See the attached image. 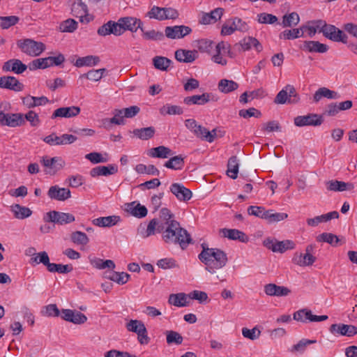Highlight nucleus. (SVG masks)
Wrapping results in <instances>:
<instances>
[{
  "mask_svg": "<svg viewBox=\"0 0 357 357\" xmlns=\"http://www.w3.org/2000/svg\"><path fill=\"white\" fill-rule=\"evenodd\" d=\"M72 11L75 13L76 17H82L87 14L88 8L82 0H77L72 5Z\"/></svg>",
  "mask_w": 357,
  "mask_h": 357,
  "instance_id": "obj_54",
  "label": "nucleus"
},
{
  "mask_svg": "<svg viewBox=\"0 0 357 357\" xmlns=\"http://www.w3.org/2000/svg\"><path fill=\"white\" fill-rule=\"evenodd\" d=\"M326 188L329 191L343 192L346 190H352L354 185L352 183H346L337 180H331L326 183Z\"/></svg>",
  "mask_w": 357,
  "mask_h": 357,
  "instance_id": "obj_26",
  "label": "nucleus"
},
{
  "mask_svg": "<svg viewBox=\"0 0 357 357\" xmlns=\"http://www.w3.org/2000/svg\"><path fill=\"white\" fill-rule=\"evenodd\" d=\"M89 261L93 267L98 269H105L108 268L111 270H114L115 268L114 262L110 259L104 261L103 259L96 257H89Z\"/></svg>",
  "mask_w": 357,
  "mask_h": 357,
  "instance_id": "obj_39",
  "label": "nucleus"
},
{
  "mask_svg": "<svg viewBox=\"0 0 357 357\" xmlns=\"http://www.w3.org/2000/svg\"><path fill=\"white\" fill-rule=\"evenodd\" d=\"M156 233L162 234V238L166 243L178 244L183 250L192 241L190 234L181 227L178 221H170L168 225L159 226Z\"/></svg>",
  "mask_w": 357,
  "mask_h": 357,
  "instance_id": "obj_1",
  "label": "nucleus"
},
{
  "mask_svg": "<svg viewBox=\"0 0 357 357\" xmlns=\"http://www.w3.org/2000/svg\"><path fill=\"white\" fill-rule=\"evenodd\" d=\"M310 27L308 28V36L310 37H313L317 31L319 32L322 33V30L324 29L326 26V21L322 20H314L310 22Z\"/></svg>",
  "mask_w": 357,
  "mask_h": 357,
  "instance_id": "obj_53",
  "label": "nucleus"
},
{
  "mask_svg": "<svg viewBox=\"0 0 357 357\" xmlns=\"http://www.w3.org/2000/svg\"><path fill=\"white\" fill-rule=\"evenodd\" d=\"M47 269L50 273H59L64 274L70 273L73 270V268L70 264L63 265L61 264L50 263Z\"/></svg>",
  "mask_w": 357,
  "mask_h": 357,
  "instance_id": "obj_47",
  "label": "nucleus"
},
{
  "mask_svg": "<svg viewBox=\"0 0 357 357\" xmlns=\"http://www.w3.org/2000/svg\"><path fill=\"white\" fill-rule=\"evenodd\" d=\"M248 213L261 219L266 220L268 210L262 206H250L248 208Z\"/></svg>",
  "mask_w": 357,
  "mask_h": 357,
  "instance_id": "obj_63",
  "label": "nucleus"
},
{
  "mask_svg": "<svg viewBox=\"0 0 357 357\" xmlns=\"http://www.w3.org/2000/svg\"><path fill=\"white\" fill-rule=\"evenodd\" d=\"M338 218V212L334 211L326 214L316 216L313 218H308L307 219V224L310 227H316L321 222H326L332 219H336Z\"/></svg>",
  "mask_w": 357,
  "mask_h": 357,
  "instance_id": "obj_31",
  "label": "nucleus"
},
{
  "mask_svg": "<svg viewBox=\"0 0 357 357\" xmlns=\"http://www.w3.org/2000/svg\"><path fill=\"white\" fill-rule=\"evenodd\" d=\"M184 165V158L181 155H176L167 160L164 166L172 169H181Z\"/></svg>",
  "mask_w": 357,
  "mask_h": 357,
  "instance_id": "obj_50",
  "label": "nucleus"
},
{
  "mask_svg": "<svg viewBox=\"0 0 357 357\" xmlns=\"http://www.w3.org/2000/svg\"><path fill=\"white\" fill-rule=\"evenodd\" d=\"M175 58L179 62L192 63L197 58V52L180 49L175 52Z\"/></svg>",
  "mask_w": 357,
  "mask_h": 357,
  "instance_id": "obj_34",
  "label": "nucleus"
},
{
  "mask_svg": "<svg viewBox=\"0 0 357 357\" xmlns=\"http://www.w3.org/2000/svg\"><path fill=\"white\" fill-rule=\"evenodd\" d=\"M324 119L321 115L308 114L305 116H298L294 118V124L298 127L307 126H319L321 125Z\"/></svg>",
  "mask_w": 357,
  "mask_h": 357,
  "instance_id": "obj_13",
  "label": "nucleus"
},
{
  "mask_svg": "<svg viewBox=\"0 0 357 357\" xmlns=\"http://www.w3.org/2000/svg\"><path fill=\"white\" fill-rule=\"evenodd\" d=\"M264 292L270 296H287L291 293V290L284 286H278L273 283H269L264 286Z\"/></svg>",
  "mask_w": 357,
  "mask_h": 357,
  "instance_id": "obj_21",
  "label": "nucleus"
},
{
  "mask_svg": "<svg viewBox=\"0 0 357 357\" xmlns=\"http://www.w3.org/2000/svg\"><path fill=\"white\" fill-rule=\"evenodd\" d=\"M316 342L317 341L315 340L302 339L297 344L293 345L291 348L289 349V351L293 354H303L305 351L307 345Z\"/></svg>",
  "mask_w": 357,
  "mask_h": 357,
  "instance_id": "obj_51",
  "label": "nucleus"
},
{
  "mask_svg": "<svg viewBox=\"0 0 357 357\" xmlns=\"http://www.w3.org/2000/svg\"><path fill=\"white\" fill-rule=\"evenodd\" d=\"M75 220V216L71 213L56 211H50L44 216L45 222H51L61 225L71 223Z\"/></svg>",
  "mask_w": 357,
  "mask_h": 357,
  "instance_id": "obj_8",
  "label": "nucleus"
},
{
  "mask_svg": "<svg viewBox=\"0 0 357 357\" xmlns=\"http://www.w3.org/2000/svg\"><path fill=\"white\" fill-rule=\"evenodd\" d=\"M213 95L210 93H204L202 95H193L184 98L183 102L187 105H203L213 100Z\"/></svg>",
  "mask_w": 357,
  "mask_h": 357,
  "instance_id": "obj_23",
  "label": "nucleus"
},
{
  "mask_svg": "<svg viewBox=\"0 0 357 357\" xmlns=\"http://www.w3.org/2000/svg\"><path fill=\"white\" fill-rule=\"evenodd\" d=\"M17 45L22 52L31 56H38L45 50L43 43L30 38L19 40Z\"/></svg>",
  "mask_w": 357,
  "mask_h": 357,
  "instance_id": "obj_4",
  "label": "nucleus"
},
{
  "mask_svg": "<svg viewBox=\"0 0 357 357\" xmlns=\"http://www.w3.org/2000/svg\"><path fill=\"white\" fill-rule=\"evenodd\" d=\"M189 295L184 293L172 294L169 297V304L176 307H185L189 304Z\"/></svg>",
  "mask_w": 357,
  "mask_h": 357,
  "instance_id": "obj_35",
  "label": "nucleus"
},
{
  "mask_svg": "<svg viewBox=\"0 0 357 357\" xmlns=\"http://www.w3.org/2000/svg\"><path fill=\"white\" fill-rule=\"evenodd\" d=\"M135 170L139 174H147L156 176H158L160 174L159 170L153 165L146 166L143 164H139L136 166Z\"/></svg>",
  "mask_w": 357,
  "mask_h": 357,
  "instance_id": "obj_62",
  "label": "nucleus"
},
{
  "mask_svg": "<svg viewBox=\"0 0 357 357\" xmlns=\"http://www.w3.org/2000/svg\"><path fill=\"white\" fill-rule=\"evenodd\" d=\"M329 331L334 335L352 337L357 334V327L354 325L334 324L330 326Z\"/></svg>",
  "mask_w": 357,
  "mask_h": 357,
  "instance_id": "obj_15",
  "label": "nucleus"
},
{
  "mask_svg": "<svg viewBox=\"0 0 357 357\" xmlns=\"http://www.w3.org/2000/svg\"><path fill=\"white\" fill-rule=\"evenodd\" d=\"M116 23L119 36H121L126 31H130L132 33L136 32L139 29H141L143 26L141 20L134 17H120Z\"/></svg>",
  "mask_w": 357,
  "mask_h": 357,
  "instance_id": "obj_6",
  "label": "nucleus"
},
{
  "mask_svg": "<svg viewBox=\"0 0 357 357\" xmlns=\"http://www.w3.org/2000/svg\"><path fill=\"white\" fill-rule=\"evenodd\" d=\"M149 155L152 158H167L169 156L172 155L173 153L169 148L165 146H159L151 149Z\"/></svg>",
  "mask_w": 357,
  "mask_h": 357,
  "instance_id": "obj_40",
  "label": "nucleus"
},
{
  "mask_svg": "<svg viewBox=\"0 0 357 357\" xmlns=\"http://www.w3.org/2000/svg\"><path fill=\"white\" fill-rule=\"evenodd\" d=\"M100 61V59L97 56H86L84 57H79L76 60L75 66L77 67L82 66H92L97 65Z\"/></svg>",
  "mask_w": 357,
  "mask_h": 357,
  "instance_id": "obj_46",
  "label": "nucleus"
},
{
  "mask_svg": "<svg viewBox=\"0 0 357 357\" xmlns=\"http://www.w3.org/2000/svg\"><path fill=\"white\" fill-rule=\"evenodd\" d=\"M30 263L35 265L43 264L47 268L50 264V257L45 251L40 252L34 254V257L31 258Z\"/></svg>",
  "mask_w": 357,
  "mask_h": 357,
  "instance_id": "obj_52",
  "label": "nucleus"
},
{
  "mask_svg": "<svg viewBox=\"0 0 357 357\" xmlns=\"http://www.w3.org/2000/svg\"><path fill=\"white\" fill-rule=\"evenodd\" d=\"M315 261L316 257L310 253L296 252L292 258V262L300 266H311Z\"/></svg>",
  "mask_w": 357,
  "mask_h": 357,
  "instance_id": "obj_28",
  "label": "nucleus"
},
{
  "mask_svg": "<svg viewBox=\"0 0 357 357\" xmlns=\"http://www.w3.org/2000/svg\"><path fill=\"white\" fill-rule=\"evenodd\" d=\"M301 49L309 52L325 53L328 50V46L319 41L306 40L303 42Z\"/></svg>",
  "mask_w": 357,
  "mask_h": 357,
  "instance_id": "obj_27",
  "label": "nucleus"
},
{
  "mask_svg": "<svg viewBox=\"0 0 357 357\" xmlns=\"http://www.w3.org/2000/svg\"><path fill=\"white\" fill-rule=\"evenodd\" d=\"M27 66L20 59H13L7 61L2 66L3 72H13L15 74H22L27 69Z\"/></svg>",
  "mask_w": 357,
  "mask_h": 357,
  "instance_id": "obj_19",
  "label": "nucleus"
},
{
  "mask_svg": "<svg viewBox=\"0 0 357 357\" xmlns=\"http://www.w3.org/2000/svg\"><path fill=\"white\" fill-rule=\"evenodd\" d=\"M70 238L74 243L77 245H86L89 242L86 234L79 231L73 232Z\"/></svg>",
  "mask_w": 357,
  "mask_h": 357,
  "instance_id": "obj_58",
  "label": "nucleus"
},
{
  "mask_svg": "<svg viewBox=\"0 0 357 357\" xmlns=\"http://www.w3.org/2000/svg\"><path fill=\"white\" fill-rule=\"evenodd\" d=\"M80 107L77 106L59 107L54 110L52 119L56 117L71 118L77 116L80 113Z\"/></svg>",
  "mask_w": 357,
  "mask_h": 357,
  "instance_id": "obj_25",
  "label": "nucleus"
},
{
  "mask_svg": "<svg viewBox=\"0 0 357 357\" xmlns=\"http://www.w3.org/2000/svg\"><path fill=\"white\" fill-rule=\"evenodd\" d=\"M126 327L128 331L137 334L140 333L141 331L144 330V327L146 326L140 320L131 319L126 324Z\"/></svg>",
  "mask_w": 357,
  "mask_h": 357,
  "instance_id": "obj_64",
  "label": "nucleus"
},
{
  "mask_svg": "<svg viewBox=\"0 0 357 357\" xmlns=\"http://www.w3.org/2000/svg\"><path fill=\"white\" fill-rule=\"evenodd\" d=\"M225 10L222 8H217L208 13H204L199 22L203 24H209L216 22L222 17Z\"/></svg>",
  "mask_w": 357,
  "mask_h": 357,
  "instance_id": "obj_32",
  "label": "nucleus"
},
{
  "mask_svg": "<svg viewBox=\"0 0 357 357\" xmlns=\"http://www.w3.org/2000/svg\"><path fill=\"white\" fill-rule=\"evenodd\" d=\"M77 22L69 18L60 24L59 29L61 32L73 33L77 29Z\"/></svg>",
  "mask_w": 357,
  "mask_h": 357,
  "instance_id": "obj_57",
  "label": "nucleus"
},
{
  "mask_svg": "<svg viewBox=\"0 0 357 357\" xmlns=\"http://www.w3.org/2000/svg\"><path fill=\"white\" fill-rule=\"evenodd\" d=\"M170 191L179 201L187 202L192 196V192L181 183H172L170 186Z\"/></svg>",
  "mask_w": 357,
  "mask_h": 357,
  "instance_id": "obj_17",
  "label": "nucleus"
},
{
  "mask_svg": "<svg viewBox=\"0 0 357 357\" xmlns=\"http://www.w3.org/2000/svg\"><path fill=\"white\" fill-rule=\"evenodd\" d=\"M118 172V167L116 165L111 164L107 166H98L91 169L90 175L91 177L95 178L100 176H107L114 174Z\"/></svg>",
  "mask_w": 357,
  "mask_h": 357,
  "instance_id": "obj_24",
  "label": "nucleus"
},
{
  "mask_svg": "<svg viewBox=\"0 0 357 357\" xmlns=\"http://www.w3.org/2000/svg\"><path fill=\"white\" fill-rule=\"evenodd\" d=\"M328 317L327 315H314L310 310L303 308L295 312L293 314V319L297 321L303 323L310 322H319L327 320Z\"/></svg>",
  "mask_w": 357,
  "mask_h": 357,
  "instance_id": "obj_10",
  "label": "nucleus"
},
{
  "mask_svg": "<svg viewBox=\"0 0 357 357\" xmlns=\"http://www.w3.org/2000/svg\"><path fill=\"white\" fill-rule=\"evenodd\" d=\"M322 33L326 38L334 42H342L345 44L347 43V36L333 24L326 23L324 29L322 30Z\"/></svg>",
  "mask_w": 357,
  "mask_h": 357,
  "instance_id": "obj_12",
  "label": "nucleus"
},
{
  "mask_svg": "<svg viewBox=\"0 0 357 357\" xmlns=\"http://www.w3.org/2000/svg\"><path fill=\"white\" fill-rule=\"evenodd\" d=\"M238 86L239 85L237 82L227 79L220 80L218 84V90L224 93H229L234 91L238 88Z\"/></svg>",
  "mask_w": 357,
  "mask_h": 357,
  "instance_id": "obj_41",
  "label": "nucleus"
},
{
  "mask_svg": "<svg viewBox=\"0 0 357 357\" xmlns=\"http://www.w3.org/2000/svg\"><path fill=\"white\" fill-rule=\"evenodd\" d=\"M191 31V28L185 25L167 26L165 29V36L170 39L182 38L190 34Z\"/></svg>",
  "mask_w": 357,
  "mask_h": 357,
  "instance_id": "obj_14",
  "label": "nucleus"
},
{
  "mask_svg": "<svg viewBox=\"0 0 357 357\" xmlns=\"http://www.w3.org/2000/svg\"><path fill=\"white\" fill-rule=\"evenodd\" d=\"M24 116L22 114H8L6 122V126L9 127H17L24 123Z\"/></svg>",
  "mask_w": 357,
  "mask_h": 357,
  "instance_id": "obj_49",
  "label": "nucleus"
},
{
  "mask_svg": "<svg viewBox=\"0 0 357 357\" xmlns=\"http://www.w3.org/2000/svg\"><path fill=\"white\" fill-rule=\"evenodd\" d=\"M183 112V109L178 105H172L167 104L164 106H162L160 109V113L162 115H180L182 114Z\"/></svg>",
  "mask_w": 357,
  "mask_h": 357,
  "instance_id": "obj_56",
  "label": "nucleus"
},
{
  "mask_svg": "<svg viewBox=\"0 0 357 357\" xmlns=\"http://www.w3.org/2000/svg\"><path fill=\"white\" fill-rule=\"evenodd\" d=\"M172 63V60L165 56H156L153 59L154 67L162 71H167Z\"/></svg>",
  "mask_w": 357,
  "mask_h": 357,
  "instance_id": "obj_44",
  "label": "nucleus"
},
{
  "mask_svg": "<svg viewBox=\"0 0 357 357\" xmlns=\"http://www.w3.org/2000/svg\"><path fill=\"white\" fill-rule=\"evenodd\" d=\"M170 221H176L174 219V215L167 208H161L159 213V218H153L149 222L144 237L154 235L159 226L168 225Z\"/></svg>",
  "mask_w": 357,
  "mask_h": 357,
  "instance_id": "obj_3",
  "label": "nucleus"
},
{
  "mask_svg": "<svg viewBox=\"0 0 357 357\" xmlns=\"http://www.w3.org/2000/svg\"><path fill=\"white\" fill-rule=\"evenodd\" d=\"M167 343L168 344H181L183 342V337L180 333L174 331H167L165 332Z\"/></svg>",
  "mask_w": 357,
  "mask_h": 357,
  "instance_id": "obj_61",
  "label": "nucleus"
},
{
  "mask_svg": "<svg viewBox=\"0 0 357 357\" xmlns=\"http://www.w3.org/2000/svg\"><path fill=\"white\" fill-rule=\"evenodd\" d=\"M140 30L142 32L144 39L147 40L159 41L162 40L165 38L164 33L161 31H155L154 29L145 31L143 26Z\"/></svg>",
  "mask_w": 357,
  "mask_h": 357,
  "instance_id": "obj_45",
  "label": "nucleus"
},
{
  "mask_svg": "<svg viewBox=\"0 0 357 357\" xmlns=\"http://www.w3.org/2000/svg\"><path fill=\"white\" fill-rule=\"evenodd\" d=\"M114 116L111 119H106L104 120V125L107 127L109 124H115V125H124L125 121L123 116V112L122 109H116L113 111Z\"/></svg>",
  "mask_w": 357,
  "mask_h": 357,
  "instance_id": "obj_43",
  "label": "nucleus"
},
{
  "mask_svg": "<svg viewBox=\"0 0 357 357\" xmlns=\"http://www.w3.org/2000/svg\"><path fill=\"white\" fill-rule=\"evenodd\" d=\"M47 195L52 199L65 201L70 197V190L65 188L54 185L50 188Z\"/></svg>",
  "mask_w": 357,
  "mask_h": 357,
  "instance_id": "obj_22",
  "label": "nucleus"
},
{
  "mask_svg": "<svg viewBox=\"0 0 357 357\" xmlns=\"http://www.w3.org/2000/svg\"><path fill=\"white\" fill-rule=\"evenodd\" d=\"M126 211L132 216L137 218L146 217L148 213L147 208L144 206L136 202L127 204Z\"/></svg>",
  "mask_w": 357,
  "mask_h": 357,
  "instance_id": "obj_33",
  "label": "nucleus"
},
{
  "mask_svg": "<svg viewBox=\"0 0 357 357\" xmlns=\"http://www.w3.org/2000/svg\"><path fill=\"white\" fill-rule=\"evenodd\" d=\"M238 167L237 157L231 156L227 162V175L232 179H236L238 176Z\"/></svg>",
  "mask_w": 357,
  "mask_h": 357,
  "instance_id": "obj_42",
  "label": "nucleus"
},
{
  "mask_svg": "<svg viewBox=\"0 0 357 357\" xmlns=\"http://www.w3.org/2000/svg\"><path fill=\"white\" fill-rule=\"evenodd\" d=\"M219 234L224 238L234 241L238 240L242 243H246L249 240L248 236L244 232L236 229H220Z\"/></svg>",
  "mask_w": 357,
  "mask_h": 357,
  "instance_id": "obj_18",
  "label": "nucleus"
},
{
  "mask_svg": "<svg viewBox=\"0 0 357 357\" xmlns=\"http://www.w3.org/2000/svg\"><path fill=\"white\" fill-rule=\"evenodd\" d=\"M10 211L13 213L14 217L20 220L29 218L32 214V211L29 208L21 206L18 204H13L10 206Z\"/></svg>",
  "mask_w": 357,
  "mask_h": 357,
  "instance_id": "obj_37",
  "label": "nucleus"
},
{
  "mask_svg": "<svg viewBox=\"0 0 357 357\" xmlns=\"http://www.w3.org/2000/svg\"><path fill=\"white\" fill-rule=\"evenodd\" d=\"M24 84L13 76L0 77V88L9 89L15 92L22 91Z\"/></svg>",
  "mask_w": 357,
  "mask_h": 357,
  "instance_id": "obj_16",
  "label": "nucleus"
},
{
  "mask_svg": "<svg viewBox=\"0 0 357 357\" xmlns=\"http://www.w3.org/2000/svg\"><path fill=\"white\" fill-rule=\"evenodd\" d=\"M322 98L336 100L339 99L340 96L337 91L330 90L326 87H321L314 93L313 96V101L314 102H318Z\"/></svg>",
  "mask_w": 357,
  "mask_h": 357,
  "instance_id": "obj_30",
  "label": "nucleus"
},
{
  "mask_svg": "<svg viewBox=\"0 0 357 357\" xmlns=\"http://www.w3.org/2000/svg\"><path fill=\"white\" fill-rule=\"evenodd\" d=\"M299 22L300 17L298 14L296 12H292L283 16L282 25L283 27H292L297 25Z\"/></svg>",
  "mask_w": 357,
  "mask_h": 357,
  "instance_id": "obj_48",
  "label": "nucleus"
},
{
  "mask_svg": "<svg viewBox=\"0 0 357 357\" xmlns=\"http://www.w3.org/2000/svg\"><path fill=\"white\" fill-rule=\"evenodd\" d=\"M318 242H325L331 244L333 246H336L339 242V238L337 236L332 233H322L317 237Z\"/></svg>",
  "mask_w": 357,
  "mask_h": 357,
  "instance_id": "obj_55",
  "label": "nucleus"
},
{
  "mask_svg": "<svg viewBox=\"0 0 357 357\" xmlns=\"http://www.w3.org/2000/svg\"><path fill=\"white\" fill-rule=\"evenodd\" d=\"M303 36V33L300 31L298 29H287L279 34L280 39L284 40H294Z\"/></svg>",
  "mask_w": 357,
  "mask_h": 357,
  "instance_id": "obj_59",
  "label": "nucleus"
},
{
  "mask_svg": "<svg viewBox=\"0 0 357 357\" xmlns=\"http://www.w3.org/2000/svg\"><path fill=\"white\" fill-rule=\"evenodd\" d=\"M97 33L101 36H107L111 34L119 36V33L116 22L109 20L105 23L98 29Z\"/></svg>",
  "mask_w": 357,
  "mask_h": 357,
  "instance_id": "obj_29",
  "label": "nucleus"
},
{
  "mask_svg": "<svg viewBox=\"0 0 357 357\" xmlns=\"http://www.w3.org/2000/svg\"><path fill=\"white\" fill-rule=\"evenodd\" d=\"M300 101V96L293 85L287 84L276 95L274 103L278 105L296 104Z\"/></svg>",
  "mask_w": 357,
  "mask_h": 357,
  "instance_id": "obj_5",
  "label": "nucleus"
},
{
  "mask_svg": "<svg viewBox=\"0 0 357 357\" xmlns=\"http://www.w3.org/2000/svg\"><path fill=\"white\" fill-rule=\"evenodd\" d=\"M263 244L273 252L280 253H283L288 250H293L296 246L295 243L291 240L278 241L271 238H266Z\"/></svg>",
  "mask_w": 357,
  "mask_h": 357,
  "instance_id": "obj_7",
  "label": "nucleus"
},
{
  "mask_svg": "<svg viewBox=\"0 0 357 357\" xmlns=\"http://www.w3.org/2000/svg\"><path fill=\"white\" fill-rule=\"evenodd\" d=\"M121 220L119 215H110L106 217H100L93 220V223L98 227H112L116 225Z\"/></svg>",
  "mask_w": 357,
  "mask_h": 357,
  "instance_id": "obj_36",
  "label": "nucleus"
},
{
  "mask_svg": "<svg viewBox=\"0 0 357 357\" xmlns=\"http://www.w3.org/2000/svg\"><path fill=\"white\" fill-rule=\"evenodd\" d=\"M155 133V129L153 126L136 128L132 131L134 136L142 140H148L153 138Z\"/></svg>",
  "mask_w": 357,
  "mask_h": 357,
  "instance_id": "obj_38",
  "label": "nucleus"
},
{
  "mask_svg": "<svg viewBox=\"0 0 357 357\" xmlns=\"http://www.w3.org/2000/svg\"><path fill=\"white\" fill-rule=\"evenodd\" d=\"M231 22L230 26L225 24L222 26L221 34L222 36L231 35L236 31L246 32L249 29L248 24L243 21L241 18L235 17L229 20Z\"/></svg>",
  "mask_w": 357,
  "mask_h": 357,
  "instance_id": "obj_9",
  "label": "nucleus"
},
{
  "mask_svg": "<svg viewBox=\"0 0 357 357\" xmlns=\"http://www.w3.org/2000/svg\"><path fill=\"white\" fill-rule=\"evenodd\" d=\"M40 162L45 167V172L50 175H54L63 167L65 164L64 161L59 157L50 158L47 156H44Z\"/></svg>",
  "mask_w": 357,
  "mask_h": 357,
  "instance_id": "obj_11",
  "label": "nucleus"
},
{
  "mask_svg": "<svg viewBox=\"0 0 357 357\" xmlns=\"http://www.w3.org/2000/svg\"><path fill=\"white\" fill-rule=\"evenodd\" d=\"M202 250L199 254V259L206 266L205 269L211 274L225 267L228 261L227 254L218 248H209L204 244Z\"/></svg>",
  "mask_w": 357,
  "mask_h": 357,
  "instance_id": "obj_2",
  "label": "nucleus"
},
{
  "mask_svg": "<svg viewBox=\"0 0 357 357\" xmlns=\"http://www.w3.org/2000/svg\"><path fill=\"white\" fill-rule=\"evenodd\" d=\"M252 46H253L258 52H261L263 50V47L259 40L257 38L250 36L244 38L238 43L234 45V48L238 49L239 51H247L249 50Z\"/></svg>",
  "mask_w": 357,
  "mask_h": 357,
  "instance_id": "obj_20",
  "label": "nucleus"
},
{
  "mask_svg": "<svg viewBox=\"0 0 357 357\" xmlns=\"http://www.w3.org/2000/svg\"><path fill=\"white\" fill-rule=\"evenodd\" d=\"M20 21V18L15 15L0 17V28L7 29L15 25Z\"/></svg>",
  "mask_w": 357,
  "mask_h": 357,
  "instance_id": "obj_60",
  "label": "nucleus"
}]
</instances>
